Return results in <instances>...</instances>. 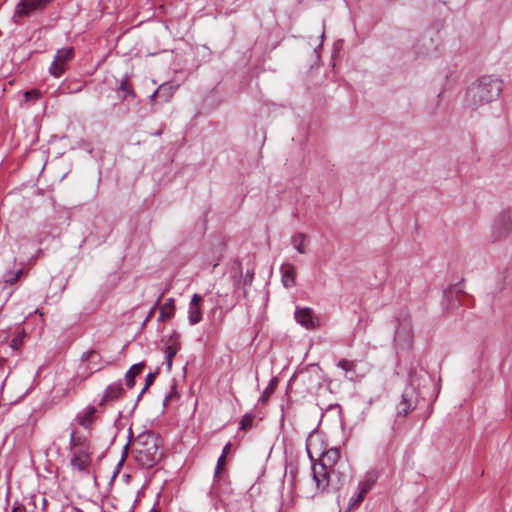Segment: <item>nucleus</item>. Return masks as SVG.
Masks as SVG:
<instances>
[{
    "label": "nucleus",
    "instance_id": "obj_23",
    "mask_svg": "<svg viewBox=\"0 0 512 512\" xmlns=\"http://www.w3.org/2000/svg\"><path fill=\"white\" fill-rule=\"evenodd\" d=\"M378 478L379 472L375 469H372L366 472L364 478L361 481L372 488V486L376 483Z\"/></svg>",
    "mask_w": 512,
    "mask_h": 512
},
{
    "label": "nucleus",
    "instance_id": "obj_37",
    "mask_svg": "<svg viewBox=\"0 0 512 512\" xmlns=\"http://www.w3.org/2000/svg\"><path fill=\"white\" fill-rule=\"evenodd\" d=\"M159 93H160V92H158V89H157V90H155V91L151 94V96H150V101H151L152 103H153V102H155V100H156V98H157V97H159Z\"/></svg>",
    "mask_w": 512,
    "mask_h": 512
},
{
    "label": "nucleus",
    "instance_id": "obj_29",
    "mask_svg": "<svg viewBox=\"0 0 512 512\" xmlns=\"http://www.w3.org/2000/svg\"><path fill=\"white\" fill-rule=\"evenodd\" d=\"M155 377H156V373H149L146 376L145 385H144L143 389L141 390L138 398H140L142 396V394L148 389V387L154 382Z\"/></svg>",
    "mask_w": 512,
    "mask_h": 512
},
{
    "label": "nucleus",
    "instance_id": "obj_38",
    "mask_svg": "<svg viewBox=\"0 0 512 512\" xmlns=\"http://www.w3.org/2000/svg\"><path fill=\"white\" fill-rule=\"evenodd\" d=\"M230 448H231V443H227L224 448H223V451H222V455L226 456L227 453H229L230 451Z\"/></svg>",
    "mask_w": 512,
    "mask_h": 512
},
{
    "label": "nucleus",
    "instance_id": "obj_35",
    "mask_svg": "<svg viewBox=\"0 0 512 512\" xmlns=\"http://www.w3.org/2000/svg\"><path fill=\"white\" fill-rule=\"evenodd\" d=\"M253 276H254V271H247L246 275H245V278H244V284L245 285H250L252 283V280H253Z\"/></svg>",
    "mask_w": 512,
    "mask_h": 512
},
{
    "label": "nucleus",
    "instance_id": "obj_3",
    "mask_svg": "<svg viewBox=\"0 0 512 512\" xmlns=\"http://www.w3.org/2000/svg\"><path fill=\"white\" fill-rule=\"evenodd\" d=\"M134 453L136 462L145 468L153 467L161 458L156 438L149 432L137 437Z\"/></svg>",
    "mask_w": 512,
    "mask_h": 512
},
{
    "label": "nucleus",
    "instance_id": "obj_2",
    "mask_svg": "<svg viewBox=\"0 0 512 512\" xmlns=\"http://www.w3.org/2000/svg\"><path fill=\"white\" fill-rule=\"evenodd\" d=\"M340 459V452L337 448H330L323 452L319 462L313 464L312 473L316 487L321 492L326 491L330 486V477L335 472V465Z\"/></svg>",
    "mask_w": 512,
    "mask_h": 512
},
{
    "label": "nucleus",
    "instance_id": "obj_33",
    "mask_svg": "<svg viewBox=\"0 0 512 512\" xmlns=\"http://www.w3.org/2000/svg\"><path fill=\"white\" fill-rule=\"evenodd\" d=\"M371 490V487L360 481L358 484V492L364 496Z\"/></svg>",
    "mask_w": 512,
    "mask_h": 512
},
{
    "label": "nucleus",
    "instance_id": "obj_26",
    "mask_svg": "<svg viewBox=\"0 0 512 512\" xmlns=\"http://www.w3.org/2000/svg\"><path fill=\"white\" fill-rule=\"evenodd\" d=\"M254 421V415L250 413H246L239 422V428L242 430H246L250 428Z\"/></svg>",
    "mask_w": 512,
    "mask_h": 512
},
{
    "label": "nucleus",
    "instance_id": "obj_24",
    "mask_svg": "<svg viewBox=\"0 0 512 512\" xmlns=\"http://www.w3.org/2000/svg\"><path fill=\"white\" fill-rule=\"evenodd\" d=\"M337 366L345 371L346 374L355 373V363L346 359L338 361Z\"/></svg>",
    "mask_w": 512,
    "mask_h": 512
},
{
    "label": "nucleus",
    "instance_id": "obj_16",
    "mask_svg": "<svg viewBox=\"0 0 512 512\" xmlns=\"http://www.w3.org/2000/svg\"><path fill=\"white\" fill-rule=\"evenodd\" d=\"M69 443L70 451L91 449L87 438L85 436L77 434L75 431L71 432Z\"/></svg>",
    "mask_w": 512,
    "mask_h": 512
},
{
    "label": "nucleus",
    "instance_id": "obj_8",
    "mask_svg": "<svg viewBox=\"0 0 512 512\" xmlns=\"http://www.w3.org/2000/svg\"><path fill=\"white\" fill-rule=\"evenodd\" d=\"M73 56V47H65L57 50L54 60L49 68L50 73L56 78L60 77L65 72L66 64L73 58Z\"/></svg>",
    "mask_w": 512,
    "mask_h": 512
},
{
    "label": "nucleus",
    "instance_id": "obj_27",
    "mask_svg": "<svg viewBox=\"0 0 512 512\" xmlns=\"http://www.w3.org/2000/svg\"><path fill=\"white\" fill-rule=\"evenodd\" d=\"M274 388H275V380L273 379L270 381L269 385L263 391L262 395L260 396L259 401L262 403H266L268 401L269 397L271 396V394L273 393Z\"/></svg>",
    "mask_w": 512,
    "mask_h": 512
},
{
    "label": "nucleus",
    "instance_id": "obj_13",
    "mask_svg": "<svg viewBox=\"0 0 512 512\" xmlns=\"http://www.w3.org/2000/svg\"><path fill=\"white\" fill-rule=\"evenodd\" d=\"M414 391L412 388H406L402 394L401 400L397 405V416L406 417L415 408L413 401Z\"/></svg>",
    "mask_w": 512,
    "mask_h": 512
},
{
    "label": "nucleus",
    "instance_id": "obj_28",
    "mask_svg": "<svg viewBox=\"0 0 512 512\" xmlns=\"http://www.w3.org/2000/svg\"><path fill=\"white\" fill-rule=\"evenodd\" d=\"M364 498L365 496L360 494L359 492L356 495L352 496L349 499L347 511H350L354 507L358 506L364 500Z\"/></svg>",
    "mask_w": 512,
    "mask_h": 512
},
{
    "label": "nucleus",
    "instance_id": "obj_15",
    "mask_svg": "<svg viewBox=\"0 0 512 512\" xmlns=\"http://www.w3.org/2000/svg\"><path fill=\"white\" fill-rule=\"evenodd\" d=\"M281 282L285 288H291L296 283V269L291 263H283L280 266Z\"/></svg>",
    "mask_w": 512,
    "mask_h": 512
},
{
    "label": "nucleus",
    "instance_id": "obj_30",
    "mask_svg": "<svg viewBox=\"0 0 512 512\" xmlns=\"http://www.w3.org/2000/svg\"><path fill=\"white\" fill-rule=\"evenodd\" d=\"M175 396H177L176 386L172 385L170 392L164 398L163 405L167 406L168 402L172 400Z\"/></svg>",
    "mask_w": 512,
    "mask_h": 512
},
{
    "label": "nucleus",
    "instance_id": "obj_25",
    "mask_svg": "<svg viewBox=\"0 0 512 512\" xmlns=\"http://www.w3.org/2000/svg\"><path fill=\"white\" fill-rule=\"evenodd\" d=\"M119 91L123 93V96H122L123 99L127 98L128 96H132V97L134 96V92H133L132 88L130 87L127 78H125L121 81L120 86H119Z\"/></svg>",
    "mask_w": 512,
    "mask_h": 512
},
{
    "label": "nucleus",
    "instance_id": "obj_19",
    "mask_svg": "<svg viewBox=\"0 0 512 512\" xmlns=\"http://www.w3.org/2000/svg\"><path fill=\"white\" fill-rule=\"evenodd\" d=\"M174 313V300L172 298L167 299L165 304L160 310L159 319L164 320L170 318Z\"/></svg>",
    "mask_w": 512,
    "mask_h": 512
},
{
    "label": "nucleus",
    "instance_id": "obj_11",
    "mask_svg": "<svg viewBox=\"0 0 512 512\" xmlns=\"http://www.w3.org/2000/svg\"><path fill=\"white\" fill-rule=\"evenodd\" d=\"M295 319L297 323L309 330L315 329L319 325L318 318L309 307L297 308L295 310Z\"/></svg>",
    "mask_w": 512,
    "mask_h": 512
},
{
    "label": "nucleus",
    "instance_id": "obj_31",
    "mask_svg": "<svg viewBox=\"0 0 512 512\" xmlns=\"http://www.w3.org/2000/svg\"><path fill=\"white\" fill-rule=\"evenodd\" d=\"M24 96H25L26 100L39 99L41 94L38 90H30V91H26Z\"/></svg>",
    "mask_w": 512,
    "mask_h": 512
},
{
    "label": "nucleus",
    "instance_id": "obj_20",
    "mask_svg": "<svg viewBox=\"0 0 512 512\" xmlns=\"http://www.w3.org/2000/svg\"><path fill=\"white\" fill-rule=\"evenodd\" d=\"M174 91H175V89L172 85H169V84L160 85L158 88V92H160L159 98H161L164 102H168L171 99V97L173 96Z\"/></svg>",
    "mask_w": 512,
    "mask_h": 512
},
{
    "label": "nucleus",
    "instance_id": "obj_17",
    "mask_svg": "<svg viewBox=\"0 0 512 512\" xmlns=\"http://www.w3.org/2000/svg\"><path fill=\"white\" fill-rule=\"evenodd\" d=\"M309 241L308 235L302 232H297L291 236L290 242L296 251L300 254H306L307 248L306 244Z\"/></svg>",
    "mask_w": 512,
    "mask_h": 512
},
{
    "label": "nucleus",
    "instance_id": "obj_18",
    "mask_svg": "<svg viewBox=\"0 0 512 512\" xmlns=\"http://www.w3.org/2000/svg\"><path fill=\"white\" fill-rule=\"evenodd\" d=\"M145 364L143 362L136 363L130 367L125 374L126 386L133 388L135 385V378L137 375L142 373Z\"/></svg>",
    "mask_w": 512,
    "mask_h": 512
},
{
    "label": "nucleus",
    "instance_id": "obj_10",
    "mask_svg": "<svg viewBox=\"0 0 512 512\" xmlns=\"http://www.w3.org/2000/svg\"><path fill=\"white\" fill-rule=\"evenodd\" d=\"M97 412V407L89 404L76 414L75 421L82 428L90 430L96 420Z\"/></svg>",
    "mask_w": 512,
    "mask_h": 512
},
{
    "label": "nucleus",
    "instance_id": "obj_21",
    "mask_svg": "<svg viewBox=\"0 0 512 512\" xmlns=\"http://www.w3.org/2000/svg\"><path fill=\"white\" fill-rule=\"evenodd\" d=\"M178 349L179 348L176 344L168 345L165 348V361L168 370L172 367V359L177 354Z\"/></svg>",
    "mask_w": 512,
    "mask_h": 512
},
{
    "label": "nucleus",
    "instance_id": "obj_9",
    "mask_svg": "<svg viewBox=\"0 0 512 512\" xmlns=\"http://www.w3.org/2000/svg\"><path fill=\"white\" fill-rule=\"evenodd\" d=\"M91 455V449L70 451V464L72 468L79 472L87 471L91 464Z\"/></svg>",
    "mask_w": 512,
    "mask_h": 512
},
{
    "label": "nucleus",
    "instance_id": "obj_32",
    "mask_svg": "<svg viewBox=\"0 0 512 512\" xmlns=\"http://www.w3.org/2000/svg\"><path fill=\"white\" fill-rule=\"evenodd\" d=\"M224 462H225V456L221 455L218 458V461H217V466H216V469H215L214 478H218L219 477V474H220V471H221V467L224 464Z\"/></svg>",
    "mask_w": 512,
    "mask_h": 512
},
{
    "label": "nucleus",
    "instance_id": "obj_12",
    "mask_svg": "<svg viewBox=\"0 0 512 512\" xmlns=\"http://www.w3.org/2000/svg\"><path fill=\"white\" fill-rule=\"evenodd\" d=\"M124 392L121 382H115L106 387L98 401V407L102 408L106 403L119 399Z\"/></svg>",
    "mask_w": 512,
    "mask_h": 512
},
{
    "label": "nucleus",
    "instance_id": "obj_4",
    "mask_svg": "<svg viewBox=\"0 0 512 512\" xmlns=\"http://www.w3.org/2000/svg\"><path fill=\"white\" fill-rule=\"evenodd\" d=\"M397 328L394 341L396 345L409 347L413 338L411 317L407 312H402L397 317Z\"/></svg>",
    "mask_w": 512,
    "mask_h": 512
},
{
    "label": "nucleus",
    "instance_id": "obj_1",
    "mask_svg": "<svg viewBox=\"0 0 512 512\" xmlns=\"http://www.w3.org/2000/svg\"><path fill=\"white\" fill-rule=\"evenodd\" d=\"M503 89V82L496 76L485 75L473 82L466 91V102L472 107L496 100Z\"/></svg>",
    "mask_w": 512,
    "mask_h": 512
},
{
    "label": "nucleus",
    "instance_id": "obj_34",
    "mask_svg": "<svg viewBox=\"0 0 512 512\" xmlns=\"http://www.w3.org/2000/svg\"><path fill=\"white\" fill-rule=\"evenodd\" d=\"M59 512H81V511L71 504H66V505L62 506V508Z\"/></svg>",
    "mask_w": 512,
    "mask_h": 512
},
{
    "label": "nucleus",
    "instance_id": "obj_5",
    "mask_svg": "<svg viewBox=\"0 0 512 512\" xmlns=\"http://www.w3.org/2000/svg\"><path fill=\"white\" fill-rule=\"evenodd\" d=\"M52 0H20L13 13V21L20 24L22 19L43 11Z\"/></svg>",
    "mask_w": 512,
    "mask_h": 512
},
{
    "label": "nucleus",
    "instance_id": "obj_6",
    "mask_svg": "<svg viewBox=\"0 0 512 512\" xmlns=\"http://www.w3.org/2000/svg\"><path fill=\"white\" fill-rule=\"evenodd\" d=\"M512 232V212L505 210L499 213L492 225V237L494 240L506 238Z\"/></svg>",
    "mask_w": 512,
    "mask_h": 512
},
{
    "label": "nucleus",
    "instance_id": "obj_22",
    "mask_svg": "<svg viewBox=\"0 0 512 512\" xmlns=\"http://www.w3.org/2000/svg\"><path fill=\"white\" fill-rule=\"evenodd\" d=\"M22 274L23 269H18L16 272H7L3 275V282L5 284L13 285L19 280Z\"/></svg>",
    "mask_w": 512,
    "mask_h": 512
},
{
    "label": "nucleus",
    "instance_id": "obj_14",
    "mask_svg": "<svg viewBox=\"0 0 512 512\" xmlns=\"http://www.w3.org/2000/svg\"><path fill=\"white\" fill-rule=\"evenodd\" d=\"M203 298L199 294H193L188 307V320L191 325H196L202 320L201 302Z\"/></svg>",
    "mask_w": 512,
    "mask_h": 512
},
{
    "label": "nucleus",
    "instance_id": "obj_7",
    "mask_svg": "<svg viewBox=\"0 0 512 512\" xmlns=\"http://www.w3.org/2000/svg\"><path fill=\"white\" fill-rule=\"evenodd\" d=\"M290 381H301L303 384H307L306 391L312 392L321 386L320 370L318 367L312 366L308 370L298 371Z\"/></svg>",
    "mask_w": 512,
    "mask_h": 512
},
{
    "label": "nucleus",
    "instance_id": "obj_36",
    "mask_svg": "<svg viewBox=\"0 0 512 512\" xmlns=\"http://www.w3.org/2000/svg\"><path fill=\"white\" fill-rule=\"evenodd\" d=\"M22 344V339L20 337H15L11 342V347L13 349H18Z\"/></svg>",
    "mask_w": 512,
    "mask_h": 512
}]
</instances>
